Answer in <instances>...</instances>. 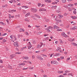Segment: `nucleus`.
<instances>
[{"label":"nucleus","mask_w":77,"mask_h":77,"mask_svg":"<svg viewBox=\"0 0 77 77\" xmlns=\"http://www.w3.org/2000/svg\"><path fill=\"white\" fill-rule=\"evenodd\" d=\"M10 37L11 38V41H12L13 42H14V41L15 40H15L17 39V38L15 37H14V38H13V36H12V35H11L10 36Z\"/></svg>","instance_id":"nucleus-1"},{"label":"nucleus","mask_w":77,"mask_h":77,"mask_svg":"<svg viewBox=\"0 0 77 77\" xmlns=\"http://www.w3.org/2000/svg\"><path fill=\"white\" fill-rule=\"evenodd\" d=\"M60 51V53H63V51H62V50H61V48L60 47H58L56 49V51Z\"/></svg>","instance_id":"nucleus-2"},{"label":"nucleus","mask_w":77,"mask_h":77,"mask_svg":"<svg viewBox=\"0 0 77 77\" xmlns=\"http://www.w3.org/2000/svg\"><path fill=\"white\" fill-rule=\"evenodd\" d=\"M43 45V43H41L40 45L38 44L37 46V48H41V47Z\"/></svg>","instance_id":"nucleus-3"},{"label":"nucleus","mask_w":77,"mask_h":77,"mask_svg":"<svg viewBox=\"0 0 77 77\" xmlns=\"http://www.w3.org/2000/svg\"><path fill=\"white\" fill-rule=\"evenodd\" d=\"M51 64H54V65H58L59 63L55 61H53L51 62Z\"/></svg>","instance_id":"nucleus-4"},{"label":"nucleus","mask_w":77,"mask_h":77,"mask_svg":"<svg viewBox=\"0 0 77 77\" xmlns=\"http://www.w3.org/2000/svg\"><path fill=\"white\" fill-rule=\"evenodd\" d=\"M31 11L33 12H37V11H38V9L36 8H32L31 9Z\"/></svg>","instance_id":"nucleus-5"},{"label":"nucleus","mask_w":77,"mask_h":77,"mask_svg":"<svg viewBox=\"0 0 77 77\" xmlns=\"http://www.w3.org/2000/svg\"><path fill=\"white\" fill-rule=\"evenodd\" d=\"M37 59H39V60H44V58L42 57H41V56L40 55H38L37 56Z\"/></svg>","instance_id":"nucleus-6"},{"label":"nucleus","mask_w":77,"mask_h":77,"mask_svg":"<svg viewBox=\"0 0 77 77\" xmlns=\"http://www.w3.org/2000/svg\"><path fill=\"white\" fill-rule=\"evenodd\" d=\"M61 35L63 37H65V38L67 37V35H66L65 32H62L61 33Z\"/></svg>","instance_id":"nucleus-7"},{"label":"nucleus","mask_w":77,"mask_h":77,"mask_svg":"<svg viewBox=\"0 0 77 77\" xmlns=\"http://www.w3.org/2000/svg\"><path fill=\"white\" fill-rule=\"evenodd\" d=\"M15 56V55L14 54H12L10 56V58L11 59H13L14 57Z\"/></svg>","instance_id":"nucleus-8"},{"label":"nucleus","mask_w":77,"mask_h":77,"mask_svg":"<svg viewBox=\"0 0 77 77\" xmlns=\"http://www.w3.org/2000/svg\"><path fill=\"white\" fill-rule=\"evenodd\" d=\"M39 12H41V11H46V9L45 8H40L39 10Z\"/></svg>","instance_id":"nucleus-9"},{"label":"nucleus","mask_w":77,"mask_h":77,"mask_svg":"<svg viewBox=\"0 0 77 77\" xmlns=\"http://www.w3.org/2000/svg\"><path fill=\"white\" fill-rule=\"evenodd\" d=\"M77 29V26H75L72 28H70V29L72 30H75V29Z\"/></svg>","instance_id":"nucleus-10"},{"label":"nucleus","mask_w":77,"mask_h":77,"mask_svg":"<svg viewBox=\"0 0 77 77\" xmlns=\"http://www.w3.org/2000/svg\"><path fill=\"white\" fill-rule=\"evenodd\" d=\"M71 18L72 20H74L77 18V17L75 16H71Z\"/></svg>","instance_id":"nucleus-11"},{"label":"nucleus","mask_w":77,"mask_h":77,"mask_svg":"<svg viewBox=\"0 0 77 77\" xmlns=\"http://www.w3.org/2000/svg\"><path fill=\"white\" fill-rule=\"evenodd\" d=\"M29 46H28V49H30V48H31V47H32V45H31L30 42H29Z\"/></svg>","instance_id":"nucleus-12"},{"label":"nucleus","mask_w":77,"mask_h":77,"mask_svg":"<svg viewBox=\"0 0 77 77\" xmlns=\"http://www.w3.org/2000/svg\"><path fill=\"white\" fill-rule=\"evenodd\" d=\"M58 17L60 19L62 18H63V16L62 15H60V14H58Z\"/></svg>","instance_id":"nucleus-13"},{"label":"nucleus","mask_w":77,"mask_h":77,"mask_svg":"<svg viewBox=\"0 0 77 77\" xmlns=\"http://www.w3.org/2000/svg\"><path fill=\"white\" fill-rule=\"evenodd\" d=\"M59 41L60 44H63V41H62V39H60Z\"/></svg>","instance_id":"nucleus-14"},{"label":"nucleus","mask_w":77,"mask_h":77,"mask_svg":"<svg viewBox=\"0 0 77 77\" xmlns=\"http://www.w3.org/2000/svg\"><path fill=\"white\" fill-rule=\"evenodd\" d=\"M54 29H59V27L57 26L56 25H54Z\"/></svg>","instance_id":"nucleus-15"},{"label":"nucleus","mask_w":77,"mask_h":77,"mask_svg":"<svg viewBox=\"0 0 77 77\" xmlns=\"http://www.w3.org/2000/svg\"><path fill=\"white\" fill-rule=\"evenodd\" d=\"M14 45L15 47H18V44L17 43L14 42Z\"/></svg>","instance_id":"nucleus-16"},{"label":"nucleus","mask_w":77,"mask_h":77,"mask_svg":"<svg viewBox=\"0 0 77 77\" xmlns=\"http://www.w3.org/2000/svg\"><path fill=\"white\" fill-rule=\"evenodd\" d=\"M71 44L72 45H73V46H77V44L75 43L72 42L71 43Z\"/></svg>","instance_id":"nucleus-17"},{"label":"nucleus","mask_w":77,"mask_h":77,"mask_svg":"<svg viewBox=\"0 0 77 77\" xmlns=\"http://www.w3.org/2000/svg\"><path fill=\"white\" fill-rule=\"evenodd\" d=\"M0 24H2L3 26H5L6 25V24L2 22H0Z\"/></svg>","instance_id":"nucleus-18"},{"label":"nucleus","mask_w":77,"mask_h":77,"mask_svg":"<svg viewBox=\"0 0 77 77\" xmlns=\"http://www.w3.org/2000/svg\"><path fill=\"white\" fill-rule=\"evenodd\" d=\"M60 11H61V10L60 9H58L57 10H56V12H57V13H59L60 12Z\"/></svg>","instance_id":"nucleus-19"},{"label":"nucleus","mask_w":77,"mask_h":77,"mask_svg":"<svg viewBox=\"0 0 77 77\" xmlns=\"http://www.w3.org/2000/svg\"><path fill=\"white\" fill-rule=\"evenodd\" d=\"M34 16L35 17H37V18H41V17H40V16H38V15L37 14H35Z\"/></svg>","instance_id":"nucleus-20"},{"label":"nucleus","mask_w":77,"mask_h":77,"mask_svg":"<svg viewBox=\"0 0 77 77\" xmlns=\"http://www.w3.org/2000/svg\"><path fill=\"white\" fill-rule=\"evenodd\" d=\"M55 17H56V16H54L53 18L55 19V20H56V21H57V20H58V19L57 18V17H56L55 18Z\"/></svg>","instance_id":"nucleus-21"},{"label":"nucleus","mask_w":77,"mask_h":77,"mask_svg":"<svg viewBox=\"0 0 77 77\" xmlns=\"http://www.w3.org/2000/svg\"><path fill=\"white\" fill-rule=\"evenodd\" d=\"M23 59H25L26 60H27V59H29V57H23Z\"/></svg>","instance_id":"nucleus-22"},{"label":"nucleus","mask_w":77,"mask_h":77,"mask_svg":"<svg viewBox=\"0 0 77 77\" xmlns=\"http://www.w3.org/2000/svg\"><path fill=\"white\" fill-rule=\"evenodd\" d=\"M60 53H57L55 54V56H60Z\"/></svg>","instance_id":"nucleus-23"},{"label":"nucleus","mask_w":77,"mask_h":77,"mask_svg":"<svg viewBox=\"0 0 77 77\" xmlns=\"http://www.w3.org/2000/svg\"><path fill=\"white\" fill-rule=\"evenodd\" d=\"M68 6H69L70 7H72L74 6V4H70L68 5Z\"/></svg>","instance_id":"nucleus-24"},{"label":"nucleus","mask_w":77,"mask_h":77,"mask_svg":"<svg viewBox=\"0 0 77 77\" xmlns=\"http://www.w3.org/2000/svg\"><path fill=\"white\" fill-rule=\"evenodd\" d=\"M20 32H24V29H19Z\"/></svg>","instance_id":"nucleus-25"},{"label":"nucleus","mask_w":77,"mask_h":77,"mask_svg":"<svg viewBox=\"0 0 77 77\" xmlns=\"http://www.w3.org/2000/svg\"><path fill=\"white\" fill-rule=\"evenodd\" d=\"M26 65V64L25 63H19V66H21V65Z\"/></svg>","instance_id":"nucleus-26"},{"label":"nucleus","mask_w":77,"mask_h":77,"mask_svg":"<svg viewBox=\"0 0 77 77\" xmlns=\"http://www.w3.org/2000/svg\"><path fill=\"white\" fill-rule=\"evenodd\" d=\"M30 13H28L26 14L25 15V17H27L28 16H29L30 15Z\"/></svg>","instance_id":"nucleus-27"},{"label":"nucleus","mask_w":77,"mask_h":77,"mask_svg":"<svg viewBox=\"0 0 77 77\" xmlns=\"http://www.w3.org/2000/svg\"><path fill=\"white\" fill-rule=\"evenodd\" d=\"M63 72V71H58L57 73L58 74H62Z\"/></svg>","instance_id":"nucleus-28"},{"label":"nucleus","mask_w":77,"mask_h":77,"mask_svg":"<svg viewBox=\"0 0 77 77\" xmlns=\"http://www.w3.org/2000/svg\"><path fill=\"white\" fill-rule=\"evenodd\" d=\"M22 8H25V9H27V8H29V7H28V6H22Z\"/></svg>","instance_id":"nucleus-29"},{"label":"nucleus","mask_w":77,"mask_h":77,"mask_svg":"<svg viewBox=\"0 0 77 77\" xmlns=\"http://www.w3.org/2000/svg\"><path fill=\"white\" fill-rule=\"evenodd\" d=\"M45 2H47V3H50L51 1L50 0H45Z\"/></svg>","instance_id":"nucleus-30"},{"label":"nucleus","mask_w":77,"mask_h":77,"mask_svg":"<svg viewBox=\"0 0 77 77\" xmlns=\"http://www.w3.org/2000/svg\"><path fill=\"white\" fill-rule=\"evenodd\" d=\"M72 73H69L68 74V76H71V77H73V76L72 75Z\"/></svg>","instance_id":"nucleus-31"},{"label":"nucleus","mask_w":77,"mask_h":77,"mask_svg":"<svg viewBox=\"0 0 77 77\" xmlns=\"http://www.w3.org/2000/svg\"><path fill=\"white\" fill-rule=\"evenodd\" d=\"M46 50L47 49H44L41 50V51L42 52H44V51H46Z\"/></svg>","instance_id":"nucleus-32"},{"label":"nucleus","mask_w":77,"mask_h":77,"mask_svg":"<svg viewBox=\"0 0 77 77\" xmlns=\"http://www.w3.org/2000/svg\"><path fill=\"white\" fill-rule=\"evenodd\" d=\"M48 29H50V30H52L53 29V27H51V26H49L48 27Z\"/></svg>","instance_id":"nucleus-33"},{"label":"nucleus","mask_w":77,"mask_h":77,"mask_svg":"<svg viewBox=\"0 0 77 77\" xmlns=\"http://www.w3.org/2000/svg\"><path fill=\"white\" fill-rule=\"evenodd\" d=\"M8 7V5H4L2 6V8H7V7Z\"/></svg>","instance_id":"nucleus-34"},{"label":"nucleus","mask_w":77,"mask_h":77,"mask_svg":"<svg viewBox=\"0 0 77 77\" xmlns=\"http://www.w3.org/2000/svg\"><path fill=\"white\" fill-rule=\"evenodd\" d=\"M57 23H59V22H61V21H62L60 20H56Z\"/></svg>","instance_id":"nucleus-35"},{"label":"nucleus","mask_w":77,"mask_h":77,"mask_svg":"<svg viewBox=\"0 0 77 77\" xmlns=\"http://www.w3.org/2000/svg\"><path fill=\"white\" fill-rule=\"evenodd\" d=\"M25 21H27V22H29V19H24Z\"/></svg>","instance_id":"nucleus-36"},{"label":"nucleus","mask_w":77,"mask_h":77,"mask_svg":"<svg viewBox=\"0 0 77 77\" xmlns=\"http://www.w3.org/2000/svg\"><path fill=\"white\" fill-rule=\"evenodd\" d=\"M45 20L46 22H48V21H50V20L48 19H45Z\"/></svg>","instance_id":"nucleus-37"},{"label":"nucleus","mask_w":77,"mask_h":77,"mask_svg":"<svg viewBox=\"0 0 77 77\" xmlns=\"http://www.w3.org/2000/svg\"><path fill=\"white\" fill-rule=\"evenodd\" d=\"M62 2L63 3H66V0H62Z\"/></svg>","instance_id":"nucleus-38"},{"label":"nucleus","mask_w":77,"mask_h":77,"mask_svg":"<svg viewBox=\"0 0 77 77\" xmlns=\"http://www.w3.org/2000/svg\"><path fill=\"white\" fill-rule=\"evenodd\" d=\"M8 67L9 68H10V69H12V67L11 66H10V65H9L8 66Z\"/></svg>","instance_id":"nucleus-39"},{"label":"nucleus","mask_w":77,"mask_h":77,"mask_svg":"<svg viewBox=\"0 0 77 77\" xmlns=\"http://www.w3.org/2000/svg\"><path fill=\"white\" fill-rule=\"evenodd\" d=\"M41 33H42V32H39L37 33V35H40V34H41Z\"/></svg>","instance_id":"nucleus-40"},{"label":"nucleus","mask_w":77,"mask_h":77,"mask_svg":"<svg viewBox=\"0 0 77 77\" xmlns=\"http://www.w3.org/2000/svg\"><path fill=\"white\" fill-rule=\"evenodd\" d=\"M3 42H7V40L5 39H3Z\"/></svg>","instance_id":"nucleus-41"},{"label":"nucleus","mask_w":77,"mask_h":77,"mask_svg":"<svg viewBox=\"0 0 77 77\" xmlns=\"http://www.w3.org/2000/svg\"><path fill=\"white\" fill-rule=\"evenodd\" d=\"M60 58L61 59H64V57L62 56L60 57Z\"/></svg>","instance_id":"nucleus-42"},{"label":"nucleus","mask_w":77,"mask_h":77,"mask_svg":"<svg viewBox=\"0 0 77 77\" xmlns=\"http://www.w3.org/2000/svg\"><path fill=\"white\" fill-rule=\"evenodd\" d=\"M6 35H7V33H4L2 35V36H6Z\"/></svg>","instance_id":"nucleus-43"},{"label":"nucleus","mask_w":77,"mask_h":77,"mask_svg":"<svg viewBox=\"0 0 77 77\" xmlns=\"http://www.w3.org/2000/svg\"><path fill=\"white\" fill-rule=\"evenodd\" d=\"M65 73H68V72H69V71L68 70H66L65 71Z\"/></svg>","instance_id":"nucleus-44"},{"label":"nucleus","mask_w":77,"mask_h":77,"mask_svg":"<svg viewBox=\"0 0 77 77\" xmlns=\"http://www.w3.org/2000/svg\"><path fill=\"white\" fill-rule=\"evenodd\" d=\"M41 6V4L40 3H38V6L39 7V6Z\"/></svg>","instance_id":"nucleus-45"},{"label":"nucleus","mask_w":77,"mask_h":77,"mask_svg":"<svg viewBox=\"0 0 77 77\" xmlns=\"http://www.w3.org/2000/svg\"><path fill=\"white\" fill-rule=\"evenodd\" d=\"M73 14H76L77 13L76 12V11H75V10H74V11H73Z\"/></svg>","instance_id":"nucleus-46"},{"label":"nucleus","mask_w":77,"mask_h":77,"mask_svg":"<svg viewBox=\"0 0 77 77\" xmlns=\"http://www.w3.org/2000/svg\"><path fill=\"white\" fill-rule=\"evenodd\" d=\"M57 2H53L52 3V5H54L55 4H57Z\"/></svg>","instance_id":"nucleus-47"},{"label":"nucleus","mask_w":77,"mask_h":77,"mask_svg":"<svg viewBox=\"0 0 77 77\" xmlns=\"http://www.w3.org/2000/svg\"><path fill=\"white\" fill-rule=\"evenodd\" d=\"M13 0H11V1H9V2L10 3H12V2H13Z\"/></svg>","instance_id":"nucleus-48"},{"label":"nucleus","mask_w":77,"mask_h":77,"mask_svg":"<svg viewBox=\"0 0 77 77\" xmlns=\"http://www.w3.org/2000/svg\"><path fill=\"white\" fill-rule=\"evenodd\" d=\"M69 27V24H68L67 26H66V28H68V27Z\"/></svg>","instance_id":"nucleus-49"},{"label":"nucleus","mask_w":77,"mask_h":77,"mask_svg":"<svg viewBox=\"0 0 77 77\" xmlns=\"http://www.w3.org/2000/svg\"><path fill=\"white\" fill-rule=\"evenodd\" d=\"M69 11H72V9L71 8H69Z\"/></svg>","instance_id":"nucleus-50"},{"label":"nucleus","mask_w":77,"mask_h":77,"mask_svg":"<svg viewBox=\"0 0 77 77\" xmlns=\"http://www.w3.org/2000/svg\"><path fill=\"white\" fill-rule=\"evenodd\" d=\"M57 77H64V76L63 75H60L58 76Z\"/></svg>","instance_id":"nucleus-51"},{"label":"nucleus","mask_w":77,"mask_h":77,"mask_svg":"<svg viewBox=\"0 0 77 77\" xmlns=\"http://www.w3.org/2000/svg\"><path fill=\"white\" fill-rule=\"evenodd\" d=\"M68 15V14L65 13L64 14V16H66Z\"/></svg>","instance_id":"nucleus-52"},{"label":"nucleus","mask_w":77,"mask_h":77,"mask_svg":"<svg viewBox=\"0 0 77 77\" xmlns=\"http://www.w3.org/2000/svg\"><path fill=\"white\" fill-rule=\"evenodd\" d=\"M25 33L26 35H28V36H29V33H28L27 32H26Z\"/></svg>","instance_id":"nucleus-53"},{"label":"nucleus","mask_w":77,"mask_h":77,"mask_svg":"<svg viewBox=\"0 0 77 77\" xmlns=\"http://www.w3.org/2000/svg\"><path fill=\"white\" fill-rule=\"evenodd\" d=\"M75 40L74 39V38H73V39L72 38L71 42H72V41H75Z\"/></svg>","instance_id":"nucleus-54"},{"label":"nucleus","mask_w":77,"mask_h":77,"mask_svg":"<svg viewBox=\"0 0 77 77\" xmlns=\"http://www.w3.org/2000/svg\"><path fill=\"white\" fill-rule=\"evenodd\" d=\"M57 60L58 61H60V60L61 59H60V58H58L57 59Z\"/></svg>","instance_id":"nucleus-55"},{"label":"nucleus","mask_w":77,"mask_h":77,"mask_svg":"<svg viewBox=\"0 0 77 77\" xmlns=\"http://www.w3.org/2000/svg\"><path fill=\"white\" fill-rule=\"evenodd\" d=\"M16 51H19V49H18V48H16Z\"/></svg>","instance_id":"nucleus-56"},{"label":"nucleus","mask_w":77,"mask_h":77,"mask_svg":"<svg viewBox=\"0 0 77 77\" xmlns=\"http://www.w3.org/2000/svg\"><path fill=\"white\" fill-rule=\"evenodd\" d=\"M35 53H40V51H35Z\"/></svg>","instance_id":"nucleus-57"},{"label":"nucleus","mask_w":77,"mask_h":77,"mask_svg":"<svg viewBox=\"0 0 77 77\" xmlns=\"http://www.w3.org/2000/svg\"><path fill=\"white\" fill-rule=\"evenodd\" d=\"M70 60V58H68L67 59H66L67 61H68V60Z\"/></svg>","instance_id":"nucleus-58"},{"label":"nucleus","mask_w":77,"mask_h":77,"mask_svg":"<svg viewBox=\"0 0 77 77\" xmlns=\"http://www.w3.org/2000/svg\"><path fill=\"white\" fill-rule=\"evenodd\" d=\"M43 77H47V75H43Z\"/></svg>","instance_id":"nucleus-59"},{"label":"nucleus","mask_w":77,"mask_h":77,"mask_svg":"<svg viewBox=\"0 0 77 77\" xmlns=\"http://www.w3.org/2000/svg\"><path fill=\"white\" fill-rule=\"evenodd\" d=\"M72 9L73 10L74 9V11H76V9H75V8H74L72 7Z\"/></svg>","instance_id":"nucleus-60"},{"label":"nucleus","mask_w":77,"mask_h":77,"mask_svg":"<svg viewBox=\"0 0 77 77\" xmlns=\"http://www.w3.org/2000/svg\"><path fill=\"white\" fill-rule=\"evenodd\" d=\"M23 50H24V48H22L20 49V51H23Z\"/></svg>","instance_id":"nucleus-61"},{"label":"nucleus","mask_w":77,"mask_h":77,"mask_svg":"<svg viewBox=\"0 0 77 77\" xmlns=\"http://www.w3.org/2000/svg\"><path fill=\"white\" fill-rule=\"evenodd\" d=\"M72 38H69L68 40L69 41H71Z\"/></svg>","instance_id":"nucleus-62"},{"label":"nucleus","mask_w":77,"mask_h":77,"mask_svg":"<svg viewBox=\"0 0 77 77\" xmlns=\"http://www.w3.org/2000/svg\"><path fill=\"white\" fill-rule=\"evenodd\" d=\"M47 32H50V30H49V29H48L47 30Z\"/></svg>","instance_id":"nucleus-63"},{"label":"nucleus","mask_w":77,"mask_h":77,"mask_svg":"<svg viewBox=\"0 0 77 77\" xmlns=\"http://www.w3.org/2000/svg\"><path fill=\"white\" fill-rule=\"evenodd\" d=\"M35 57V56L33 55L32 56V59H34Z\"/></svg>","instance_id":"nucleus-64"}]
</instances>
